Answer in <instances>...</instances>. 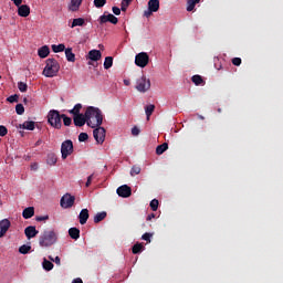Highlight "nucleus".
<instances>
[{"instance_id":"obj_24","label":"nucleus","mask_w":283,"mask_h":283,"mask_svg":"<svg viewBox=\"0 0 283 283\" xmlns=\"http://www.w3.org/2000/svg\"><path fill=\"white\" fill-rule=\"evenodd\" d=\"M59 158L56 157V154L51 153L46 157V164L50 165L51 167H54L56 165Z\"/></svg>"},{"instance_id":"obj_23","label":"nucleus","mask_w":283,"mask_h":283,"mask_svg":"<svg viewBox=\"0 0 283 283\" xmlns=\"http://www.w3.org/2000/svg\"><path fill=\"white\" fill-rule=\"evenodd\" d=\"M81 3H83V0H71L69 10H71V12H76L78 8H81Z\"/></svg>"},{"instance_id":"obj_41","label":"nucleus","mask_w":283,"mask_h":283,"mask_svg":"<svg viewBox=\"0 0 283 283\" xmlns=\"http://www.w3.org/2000/svg\"><path fill=\"white\" fill-rule=\"evenodd\" d=\"M140 171H142L140 166H133L130 169V176H138Z\"/></svg>"},{"instance_id":"obj_52","label":"nucleus","mask_w":283,"mask_h":283,"mask_svg":"<svg viewBox=\"0 0 283 283\" xmlns=\"http://www.w3.org/2000/svg\"><path fill=\"white\" fill-rule=\"evenodd\" d=\"M112 10H113V13L116 15V17H120V8H118V7H113L112 8Z\"/></svg>"},{"instance_id":"obj_18","label":"nucleus","mask_w":283,"mask_h":283,"mask_svg":"<svg viewBox=\"0 0 283 283\" xmlns=\"http://www.w3.org/2000/svg\"><path fill=\"white\" fill-rule=\"evenodd\" d=\"M38 55L40 56V59H48V56H50V46L44 45V46L40 48L38 50Z\"/></svg>"},{"instance_id":"obj_60","label":"nucleus","mask_w":283,"mask_h":283,"mask_svg":"<svg viewBox=\"0 0 283 283\" xmlns=\"http://www.w3.org/2000/svg\"><path fill=\"white\" fill-rule=\"evenodd\" d=\"M41 139H39L36 143H35V147H39V145H41Z\"/></svg>"},{"instance_id":"obj_21","label":"nucleus","mask_w":283,"mask_h":283,"mask_svg":"<svg viewBox=\"0 0 283 283\" xmlns=\"http://www.w3.org/2000/svg\"><path fill=\"white\" fill-rule=\"evenodd\" d=\"M34 216V207H28L23 210L22 217L24 220H30Z\"/></svg>"},{"instance_id":"obj_50","label":"nucleus","mask_w":283,"mask_h":283,"mask_svg":"<svg viewBox=\"0 0 283 283\" xmlns=\"http://www.w3.org/2000/svg\"><path fill=\"white\" fill-rule=\"evenodd\" d=\"M36 222H44L45 220H50V216H40L35 217Z\"/></svg>"},{"instance_id":"obj_48","label":"nucleus","mask_w":283,"mask_h":283,"mask_svg":"<svg viewBox=\"0 0 283 283\" xmlns=\"http://www.w3.org/2000/svg\"><path fill=\"white\" fill-rule=\"evenodd\" d=\"M232 65L240 67V65H242V59H240V57L232 59Z\"/></svg>"},{"instance_id":"obj_56","label":"nucleus","mask_w":283,"mask_h":283,"mask_svg":"<svg viewBox=\"0 0 283 283\" xmlns=\"http://www.w3.org/2000/svg\"><path fill=\"white\" fill-rule=\"evenodd\" d=\"M54 262L57 264V266H61V258L55 256Z\"/></svg>"},{"instance_id":"obj_51","label":"nucleus","mask_w":283,"mask_h":283,"mask_svg":"<svg viewBox=\"0 0 283 283\" xmlns=\"http://www.w3.org/2000/svg\"><path fill=\"white\" fill-rule=\"evenodd\" d=\"M140 134V128L135 126L132 128V135L133 136H138Z\"/></svg>"},{"instance_id":"obj_8","label":"nucleus","mask_w":283,"mask_h":283,"mask_svg":"<svg viewBox=\"0 0 283 283\" xmlns=\"http://www.w3.org/2000/svg\"><path fill=\"white\" fill-rule=\"evenodd\" d=\"M75 200H76V197H74L70 193H65L61 198L60 205H61L62 209H72V207H74Z\"/></svg>"},{"instance_id":"obj_13","label":"nucleus","mask_w":283,"mask_h":283,"mask_svg":"<svg viewBox=\"0 0 283 283\" xmlns=\"http://www.w3.org/2000/svg\"><path fill=\"white\" fill-rule=\"evenodd\" d=\"M10 227H12V223L8 219H2L0 221V238H3V235L8 233Z\"/></svg>"},{"instance_id":"obj_4","label":"nucleus","mask_w":283,"mask_h":283,"mask_svg":"<svg viewBox=\"0 0 283 283\" xmlns=\"http://www.w3.org/2000/svg\"><path fill=\"white\" fill-rule=\"evenodd\" d=\"M63 114H61L59 111L56 109H51L48 113V123L49 125H51V127H53L54 129H61L63 127Z\"/></svg>"},{"instance_id":"obj_20","label":"nucleus","mask_w":283,"mask_h":283,"mask_svg":"<svg viewBox=\"0 0 283 283\" xmlns=\"http://www.w3.org/2000/svg\"><path fill=\"white\" fill-rule=\"evenodd\" d=\"M36 123L34 122H24L23 124L19 125L20 129H28L29 132H34V127H35Z\"/></svg>"},{"instance_id":"obj_40","label":"nucleus","mask_w":283,"mask_h":283,"mask_svg":"<svg viewBox=\"0 0 283 283\" xmlns=\"http://www.w3.org/2000/svg\"><path fill=\"white\" fill-rule=\"evenodd\" d=\"M62 120L63 124L65 125V127H70V125H72V119L70 117H67V115L62 114Z\"/></svg>"},{"instance_id":"obj_27","label":"nucleus","mask_w":283,"mask_h":283,"mask_svg":"<svg viewBox=\"0 0 283 283\" xmlns=\"http://www.w3.org/2000/svg\"><path fill=\"white\" fill-rule=\"evenodd\" d=\"M107 218V212L102 211V212H97L94 217V222L95 224H98V222H103V220H105Z\"/></svg>"},{"instance_id":"obj_53","label":"nucleus","mask_w":283,"mask_h":283,"mask_svg":"<svg viewBox=\"0 0 283 283\" xmlns=\"http://www.w3.org/2000/svg\"><path fill=\"white\" fill-rule=\"evenodd\" d=\"M92 180H94V174H92L87 177V181L85 184V187H90V185H92Z\"/></svg>"},{"instance_id":"obj_38","label":"nucleus","mask_w":283,"mask_h":283,"mask_svg":"<svg viewBox=\"0 0 283 283\" xmlns=\"http://www.w3.org/2000/svg\"><path fill=\"white\" fill-rule=\"evenodd\" d=\"M15 112L18 116H23V114H25V107H23V104L15 105Z\"/></svg>"},{"instance_id":"obj_16","label":"nucleus","mask_w":283,"mask_h":283,"mask_svg":"<svg viewBox=\"0 0 283 283\" xmlns=\"http://www.w3.org/2000/svg\"><path fill=\"white\" fill-rule=\"evenodd\" d=\"M18 14L19 17H30V6L28 4H20L18 7Z\"/></svg>"},{"instance_id":"obj_64","label":"nucleus","mask_w":283,"mask_h":283,"mask_svg":"<svg viewBox=\"0 0 283 283\" xmlns=\"http://www.w3.org/2000/svg\"><path fill=\"white\" fill-rule=\"evenodd\" d=\"M49 260H51V262H54V258L52 256H49Z\"/></svg>"},{"instance_id":"obj_49","label":"nucleus","mask_w":283,"mask_h":283,"mask_svg":"<svg viewBox=\"0 0 283 283\" xmlns=\"http://www.w3.org/2000/svg\"><path fill=\"white\" fill-rule=\"evenodd\" d=\"M0 136H8V128L3 125H0Z\"/></svg>"},{"instance_id":"obj_6","label":"nucleus","mask_w":283,"mask_h":283,"mask_svg":"<svg viewBox=\"0 0 283 283\" xmlns=\"http://www.w3.org/2000/svg\"><path fill=\"white\" fill-rule=\"evenodd\" d=\"M151 87V81L147 80L145 75L142 77H138L136 81V90L137 92H148V90Z\"/></svg>"},{"instance_id":"obj_7","label":"nucleus","mask_w":283,"mask_h":283,"mask_svg":"<svg viewBox=\"0 0 283 283\" xmlns=\"http://www.w3.org/2000/svg\"><path fill=\"white\" fill-rule=\"evenodd\" d=\"M135 65L137 67H147L149 65V54L147 52H140L135 56Z\"/></svg>"},{"instance_id":"obj_32","label":"nucleus","mask_w":283,"mask_h":283,"mask_svg":"<svg viewBox=\"0 0 283 283\" xmlns=\"http://www.w3.org/2000/svg\"><path fill=\"white\" fill-rule=\"evenodd\" d=\"M200 0H188L187 1V12H193L196 4L199 2Z\"/></svg>"},{"instance_id":"obj_15","label":"nucleus","mask_w":283,"mask_h":283,"mask_svg":"<svg viewBox=\"0 0 283 283\" xmlns=\"http://www.w3.org/2000/svg\"><path fill=\"white\" fill-rule=\"evenodd\" d=\"M78 220L80 224H87V220H90V210H87V208L81 210Z\"/></svg>"},{"instance_id":"obj_10","label":"nucleus","mask_w":283,"mask_h":283,"mask_svg":"<svg viewBox=\"0 0 283 283\" xmlns=\"http://www.w3.org/2000/svg\"><path fill=\"white\" fill-rule=\"evenodd\" d=\"M98 22L101 25L105 23H112L113 25H116L118 23V18L116 15L105 12L103 15L99 17Z\"/></svg>"},{"instance_id":"obj_37","label":"nucleus","mask_w":283,"mask_h":283,"mask_svg":"<svg viewBox=\"0 0 283 283\" xmlns=\"http://www.w3.org/2000/svg\"><path fill=\"white\" fill-rule=\"evenodd\" d=\"M130 3H132V0H122V3H120L122 12H127V8H129Z\"/></svg>"},{"instance_id":"obj_2","label":"nucleus","mask_w":283,"mask_h":283,"mask_svg":"<svg viewBox=\"0 0 283 283\" xmlns=\"http://www.w3.org/2000/svg\"><path fill=\"white\" fill-rule=\"evenodd\" d=\"M59 70H61V64H59V61H56L54 57H49L42 74L43 76H46V78H54V76L59 74Z\"/></svg>"},{"instance_id":"obj_34","label":"nucleus","mask_w":283,"mask_h":283,"mask_svg":"<svg viewBox=\"0 0 283 283\" xmlns=\"http://www.w3.org/2000/svg\"><path fill=\"white\" fill-rule=\"evenodd\" d=\"M52 50L55 54H59V52H65V44H52Z\"/></svg>"},{"instance_id":"obj_47","label":"nucleus","mask_w":283,"mask_h":283,"mask_svg":"<svg viewBox=\"0 0 283 283\" xmlns=\"http://www.w3.org/2000/svg\"><path fill=\"white\" fill-rule=\"evenodd\" d=\"M9 103H19V95H11L7 98Z\"/></svg>"},{"instance_id":"obj_61","label":"nucleus","mask_w":283,"mask_h":283,"mask_svg":"<svg viewBox=\"0 0 283 283\" xmlns=\"http://www.w3.org/2000/svg\"><path fill=\"white\" fill-rule=\"evenodd\" d=\"M124 85H129V80H124Z\"/></svg>"},{"instance_id":"obj_5","label":"nucleus","mask_w":283,"mask_h":283,"mask_svg":"<svg viewBox=\"0 0 283 283\" xmlns=\"http://www.w3.org/2000/svg\"><path fill=\"white\" fill-rule=\"evenodd\" d=\"M61 154L62 160H66L67 156H72V154H74V143H72V139H66L62 143Z\"/></svg>"},{"instance_id":"obj_57","label":"nucleus","mask_w":283,"mask_h":283,"mask_svg":"<svg viewBox=\"0 0 283 283\" xmlns=\"http://www.w3.org/2000/svg\"><path fill=\"white\" fill-rule=\"evenodd\" d=\"M31 169H32L33 171H36V169H39V164H32V165H31Z\"/></svg>"},{"instance_id":"obj_55","label":"nucleus","mask_w":283,"mask_h":283,"mask_svg":"<svg viewBox=\"0 0 283 283\" xmlns=\"http://www.w3.org/2000/svg\"><path fill=\"white\" fill-rule=\"evenodd\" d=\"M14 6H17V8H19V6H21V3H23V0H11Z\"/></svg>"},{"instance_id":"obj_62","label":"nucleus","mask_w":283,"mask_h":283,"mask_svg":"<svg viewBox=\"0 0 283 283\" xmlns=\"http://www.w3.org/2000/svg\"><path fill=\"white\" fill-rule=\"evenodd\" d=\"M23 103H24V105H28V97L23 98Z\"/></svg>"},{"instance_id":"obj_9","label":"nucleus","mask_w":283,"mask_h":283,"mask_svg":"<svg viewBox=\"0 0 283 283\" xmlns=\"http://www.w3.org/2000/svg\"><path fill=\"white\" fill-rule=\"evenodd\" d=\"M97 128H95L93 130V136L97 143V145H103V143H105V134H106V130L104 127H101V126H96Z\"/></svg>"},{"instance_id":"obj_17","label":"nucleus","mask_w":283,"mask_h":283,"mask_svg":"<svg viewBox=\"0 0 283 283\" xmlns=\"http://www.w3.org/2000/svg\"><path fill=\"white\" fill-rule=\"evenodd\" d=\"M148 10L153 12H158V10H160V0H149Z\"/></svg>"},{"instance_id":"obj_39","label":"nucleus","mask_w":283,"mask_h":283,"mask_svg":"<svg viewBox=\"0 0 283 283\" xmlns=\"http://www.w3.org/2000/svg\"><path fill=\"white\" fill-rule=\"evenodd\" d=\"M191 81H192V83H195V85H202V83H203L202 76H200V75H193L191 77Z\"/></svg>"},{"instance_id":"obj_14","label":"nucleus","mask_w":283,"mask_h":283,"mask_svg":"<svg viewBox=\"0 0 283 283\" xmlns=\"http://www.w3.org/2000/svg\"><path fill=\"white\" fill-rule=\"evenodd\" d=\"M24 234L28 240H32V238H36V235H39V230H36V227L34 226H29L24 229Z\"/></svg>"},{"instance_id":"obj_11","label":"nucleus","mask_w":283,"mask_h":283,"mask_svg":"<svg viewBox=\"0 0 283 283\" xmlns=\"http://www.w3.org/2000/svg\"><path fill=\"white\" fill-rule=\"evenodd\" d=\"M117 195L119 198H129V196H132V188L127 185H123L117 188Z\"/></svg>"},{"instance_id":"obj_29","label":"nucleus","mask_w":283,"mask_h":283,"mask_svg":"<svg viewBox=\"0 0 283 283\" xmlns=\"http://www.w3.org/2000/svg\"><path fill=\"white\" fill-rule=\"evenodd\" d=\"M155 109H156V105H154V104H149V105L145 106V113H146V116H147V120H149V118L154 114Z\"/></svg>"},{"instance_id":"obj_28","label":"nucleus","mask_w":283,"mask_h":283,"mask_svg":"<svg viewBox=\"0 0 283 283\" xmlns=\"http://www.w3.org/2000/svg\"><path fill=\"white\" fill-rule=\"evenodd\" d=\"M167 149H169V144H167V143H164V144L157 146V148H156L157 156H163V154L166 153Z\"/></svg>"},{"instance_id":"obj_46","label":"nucleus","mask_w":283,"mask_h":283,"mask_svg":"<svg viewBox=\"0 0 283 283\" xmlns=\"http://www.w3.org/2000/svg\"><path fill=\"white\" fill-rule=\"evenodd\" d=\"M90 138V135H87V133H81L78 135V142L80 143H85V140H87Z\"/></svg>"},{"instance_id":"obj_59","label":"nucleus","mask_w":283,"mask_h":283,"mask_svg":"<svg viewBox=\"0 0 283 283\" xmlns=\"http://www.w3.org/2000/svg\"><path fill=\"white\" fill-rule=\"evenodd\" d=\"M153 218H156V214L155 213H150L147 216L146 220H151Z\"/></svg>"},{"instance_id":"obj_54","label":"nucleus","mask_w":283,"mask_h":283,"mask_svg":"<svg viewBox=\"0 0 283 283\" xmlns=\"http://www.w3.org/2000/svg\"><path fill=\"white\" fill-rule=\"evenodd\" d=\"M154 14V11H150V9L144 11V17H146V19H149V17H151Z\"/></svg>"},{"instance_id":"obj_31","label":"nucleus","mask_w":283,"mask_h":283,"mask_svg":"<svg viewBox=\"0 0 283 283\" xmlns=\"http://www.w3.org/2000/svg\"><path fill=\"white\" fill-rule=\"evenodd\" d=\"M83 25H85V19L76 18V19H73L71 28L83 27Z\"/></svg>"},{"instance_id":"obj_12","label":"nucleus","mask_w":283,"mask_h":283,"mask_svg":"<svg viewBox=\"0 0 283 283\" xmlns=\"http://www.w3.org/2000/svg\"><path fill=\"white\" fill-rule=\"evenodd\" d=\"M73 123L75 125V127H83L86 123L87 125V116L86 114H82V115H74L73 116Z\"/></svg>"},{"instance_id":"obj_45","label":"nucleus","mask_w":283,"mask_h":283,"mask_svg":"<svg viewBox=\"0 0 283 283\" xmlns=\"http://www.w3.org/2000/svg\"><path fill=\"white\" fill-rule=\"evenodd\" d=\"M107 3V0H94L95 8H103Z\"/></svg>"},{"instance_id":"obj_35","label":"nucleus","mask_w":283,"mask_h":283,"mask_svg":"<svg viewBox=\"0 0 283 283\" xmlns=\"http://www.w3.org/2000/svg\"><path fill=\"white\" fill-rule=\"evenodd\" d=\"M114 65V57L106 56L104 61V70H109Z\"/></svg>"},{"instance_id":"obj_22","label":"nucleus","mask_w":283,"mask_h":283,"mask_svg":"<svg viewBox=\"0 0 283 283\" xmlns=\"http://www.w3.org/2000/svg\"><path fill=\"white\" fill-rule=\"evenodd\" d=\"M69 235L72 240H78V238H81V230L78 228H71Z\"/></svg>"},{"instance_id":"obj_58","label":"nucleus","mask_w":283,"mask_h":283,"mask_svg":"<svg viewBox=\"0 0 283 283\" xmlns=\"http://www.w3.org/2000/svg\"><path fill=\"white\" fill-rule=\"evenodd\" d=\"M72 283H83V279L81 277L74 279Z\"/></svg>"},{"instance_id":"obj_30","label":"nucleus","mask_w":283,"mask_h":283,"mask_svg":"<svg viewBox=\"0 0 283 283\" xmlns=\"http://www.w3.org/2000/svg\"><path fill=\"white\" fill-rule=\"evenodd\" d=\"M81 109H83V105L76 104L71 111H69V114H72L73 116H81Z\"/></svg>"},{"instance_id":"obj_3","label":"nucleus","mask_w":283,"mask_h":283,"mask_svg":"<svg viewBox=\"0 0 283 283\" xmlns=\"http://www.w3.org/2000/svg\"><path fill=\"white\" fill-rule=\"evenodd\" d=\"M56 243V232L54 230H44V232L39 238L40 247H52Z\"/></svg>"},{"instance_id":"obj_43","label":"nucleus","mask_w":283,"mask_h":283,"mask_svg":"<svg viewBox=\"0 0 283 283\" xmlns=\"http://www.w3.org/2000/svg\"><path fill=\"white\" fill-rule=\"evenodd\" d=\"M158 199H153L151 201H150V209H151V211H158Z\"/></svg>"},{"instance_id":"obj_26","label":"nucleus","mask_w":283,"mask_h":283,"mask_svg":"<svg viewBox=\"0 0 283 283\" xmlns=\"http://www.w3.org/2000/svg\"><path fill=\"white\" fill-rule=\"evenodd\" d=\"M145 251V245H143V243H135L132 248V252L134 253V255H138V253Z\"/></svg>"},{"instance_id":"obj_63","label":"nucleus","mask_w":283,"mask_h":283,"mask_svg":"<svg viewBox=\"0 0 283 283\" xmlns=\"http://www.w3.org/2000/svg\"><path fill=\"white\" fill-rule=\"evenodd\" d=\"M198 118H200V120H205V116L202 115H198Z\"/></svg>"},{"instance_id":"obj_42","label":"nucleus","mask_w":283,"mask_h":283,"mask_svg":"<svg viewBox=\"0 0 283 283\" xmlns=\"http://www.w3.org/2000/svg\"><path fill=\"white\" fill-rule=\"evenodd\" d=\"M154 234L146 232L142 235V240H145V242H147L148 244L151 242V238Z\"/></svg>"},{"instance_id":"obj_36","label":"nucleus","mask_w":283,"mask_h":283,"mask_svg":"<svg viewBox=\"0 0 283 283\" xmlns=\"http://www.w3.org/2000/svg\"><path fill=\"white\" fill-rule=\"evenodd\" d=\"M31 250H32L31 245L23 244L19 248V253H21L22 255H28V253H30Z\"/></svg>"},{"instance_id":"obj_19","label":"nucleus","mask_w":283,"mask_h":283,"mask_svg":"<svg viewBox=\"0 0 283 283\" xmlns=\"http://www.w3.org/2000/svg\"><path fill=\"white\" fill-rule=\"evenodd\" d=\"M101 57H102V53L99 50H91L88 52V59L91 61H101Z\"/></svg>"},{"instance_id":"obj_33","label":"nucleus","mask_w":283,"mask_h":283,"mask_svg":"<svg viewBox=\"0 0 283 283\" xmlns=\"http://www.w3.org/2000/svg\"><path fill=\"white\" fill-rule=\"evenodd\" d=\"M42 266H43L44 271H52V269H54V263H52L48 259H44L43 263H42Z\"/></svg>"},{"instance_id":"obj_25","label":"nucleus","mask_w":283,"mask_h":283,"mask_svg":"<svg viewBox=\"0 0 283 283\" xmlns=\"http://www.w3.org/2000/svg\"><path fill=\"white\" fill-rule=\"evenodd\" d=\"M65 56L69 63H74V61H76V55L72 52V48L65 49Z\"/></svg>"},{"instance_id":"obj_44","label":"nucleus","mask_w":283,"mask_h":283,"mask_svg":"<svg viewBox=\"0 0 283 283\" xmlns=\"http://www.w3.org/2000/svg\"><path fill=\"white\" fill-rule=\"evenodd\" d=\"M18 90H19L20 92H28V84L24 83V82H19V83H18Z\"/></svg>"},{"instance_id":"obj_1","label":"nucleus","mask_w":283,"mask_h":283,"mask_svg":"<svg viewBox=\"0 0 283 283\" xmlns=\"http://www.w3.org/2000/svg\"><path fill=\"white\" fill-rule=\"evenodd\" d=\"M85 114L87 126L92 127V129H95V127H101V125H103V113L99 108L91 106L86 109Z\"/></svg>"}]
</instances>
